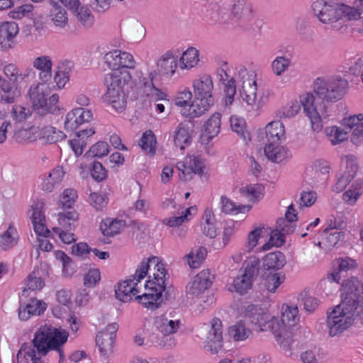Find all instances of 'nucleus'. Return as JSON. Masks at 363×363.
<instances>
[{
    "label": "nucleus",
    "instance_id": "nucleus-6",
    "mask_svg": "<svg viewBox=\"0 0 363 363\" xmlns=\"http://www.w3.org/2000/svg\"><path fill=\"white\" fill-rule=\"evenodd\" d=\"M314 16L323 24H330L335 30L342 27V21L358 19L359 15L354 8L345 4H330L323 0L314 1L312 4Z\"/></svg>",
    "mask_w": 363,
    "mask_h": 363
},
{
    "label": "nucleus",
    "instance_id": "nucleus-39",
    "mask_svg": "<svg viewBox=\"0 0 363 363\" xmlns=\"http://www.w3.org/2000/svg\"><path fill=\"white\" fill-rule=\"evenodd\" d=\"M199 62V51L193 47L189 48L183 52L180 58L181 68L190 69L197 65Z\"/></svg>",
    "mask_w": 363,
    "mask_h": 363
},
{
    "label": "nucleus",
    "instance_id": "nucleus-64",
    "mask_svg": "<svg viewBox=\"0 0 363 363\" xmlns=\"http://www.w3.org/2000/svg\"><path fill=\"white\" fill-rule=\"evenodd\" d=\"M33 66L37 69L42 70H51L52 62L51 59L48 55H43L35 58L33 62Z\"/></svg>",
    "mask_w": 363,
    "mask_h": 363
},
{
    "label": "nucleus",
    "instance_id": "nucleus-59",
    "mask_svg": "<svg viewBox=\"0 0 363 363\" xmlns=\"http://www.w3.org/2000/svg\"><path fill=\"white\" fill-rule=\"evenodd\" d=\"M101 279V274L98 269H89L84 277V284L86 287H94Z\"/></svg>",
    "mask_w": 363,
    "mask_h": 363
},
{
    "label": "nucleus",
    "instance_id": "nucleus-14",
    "mask_svg": "<svg viewBox=\"0 0 363 363\" xmlns=\"http://www.w3.org/2000/svg\"><path fill=\"white\" fill-rule=\"evenodd\" d=\"M223 344L222 323L220 319L214 318L204 342V349L211 354H217L222 349Z\"/></svg>",
    "mask_w": 363,
    "mask_h": 363
},
{
    "label": "nucleus",
    "instance_id": "nucleus-17",
    "mask_svg": "<svg viewBox=\"0 0 363 363\" xmlns=\"http://www.w3.org/2000/svg\"><path fill=\"white\" fill-rule=\"evenodd\" d=\"M259 138L264 143H281L285 140L284 125L280 121H274L268 123L264 131L259 133Z\"/></svg>",
    "mask_w": 363,
    "mask_h": 363
},
{
    "label": "nucleus",
    "instance_id": "nucleus-41",
    "mask_svg": "<svg viewBox=\"0 0 363 363\" xmlns=\"http://www.w3.org/2000/svg\"><path fill=\"white\" fill-rule=\"evenodd\" d=\"M363 181L361 179L356 180L350 186V188L343 194L344 201L350 205H354L357 199L362 194V188Z\"/></svg>",
    "mask_w": 363,
    "mask_h": 363
},
{
    "label": "nucleus",
    "instance_id": "nucleus-51",
    "mask_svg": "<svg viewBox=\"0 0 363 363\" xmlns=\"http://www.w3.org/2000/svg\"><path fill=\"white\" fill-rule=\"evenodd\" d=\"M155 143L156 140L155 135L150 130L143 133L140 141V146L143 150L154 154Z\"/></svg>",
    "mask_w": 363,
    "mask_h": 363
},
{
    "label": "nucleus",
    "instance_id": "nucleus-28",
    "mask_svg": "<svg viewBox=\"0 0 363 363\" xmlns=\"http://www.w3.org/2000/svg\"><path fill=\"white\" fill-rule=\"evenodd\" d=\"M60 0H49L51 9L49 12V16L56 26L65 27L67 23L68 18L67 11L59 4Z\"/></svg>",
    "mask_w": 363,
    "mask_h": 363
},
{
    "label": "nucleus",
    "instance_id": "nucleus-13",
    "mask_svg": "<svg viewBox=\"0 0 363 363\" xmlns=\"http://www.w3.org/2000/svg\"><path fill=\"white\" fill-rule=\"evenodd\" d=\"M203 167L202 159L196 156H188L184 161L178 162L176 165L179 172V179L183 181L191 179L194 174H201Z\"/></svg>",
    "mask_w": 363,
    "mask_h": 363
},
{
    "label": "nucleus",
    "instance_id": "nucleus-54",
    "mask_svg": "<svg viewBox=\"0 0 363 363\" xmlns=\"http://www.w3.org/2000/svg\"><path fill=\"white\" fill-rule=\"evenodd\" d=\"M31 208L33 211L30 216L32 223H40L42 221H45V216L43 211L44 203L43 201H38L34 202V203L31 206Z\"/></svg>",
    "mask_w": 363,
    "mask_h": 363
},
{
    "label": "nucleus",
    "instance_id": "nucleus-15",
    "mask_svg": "<svg viewBox=\"0 0 363 363\" xmlns=\"http://www.w3.org/2000/svg\"><path fill=\"white\" fill-rule=\"evenodd\" d=\"M194 97L199 101L207 104H213L215 99L213 94V84L209 75H203L193 82Z\"/></svg>",
    "mask_w": 363,
    "mask_h": 363
},
{
    "label": "nucleus",
    "instance_id": "nucleus-19",
    "mask_svg": "<svg viewBox=\"0 0 363 363\" xmlns=\"http://www.w3.org/2000/svg\"><path fill=\"white\" fill-rule=\"evenodd\" d=\"M92 117V113L89 109L74 108L67 113L64 124L65 128L68 131H74L80 125L89 122Z\"/></svg>",
    "mask_w": 363,
    "mask_h": 363
},
{
    "label": "nucleus",
    "instance_id": "nucleus-30",
    "mask_svg": "<svg viewBox=\"0 0 363 363\" xmlns=\"http://www.w3.org/2000/svg\"><path fill=\"white\" fill-rule=\"evenodd\" d=\"M0 94L2 101L7 104H12L16 97L20 95V90L0 75Z\"/></svg>",
    "mask_w": 363,
    "mask_h": 363
},
{
    "label": "nucleus",
    "instance_id": "nucleus-5",
    "mask_svg": "<svg viewBox=\"0 0 363 363\" xmlns=\"http://www.w3.org/2000/svg\"><path fill=\"white\" fill-rule=\"evenodd\" d=\"M131 79L130 72L124 69L105 75L104 84L106 92L101 96L104 103L111 105L118 112L125 110L127 105V88Z\"/></svg>",
    "mask_w": 363,
    "mask_h": 363
},
{
    "label": "nucleus",
    "instance_id": "nucleus-63",
    "mask_svg": "<svg viewBox=\"0 0 363 363\" xmlns=\"http://www.w3.org/2000/svg\"><path fill=\"white\" fill-rule=\"evenodd\" d=\"M28 310L30 312V315H40L42 314L47 308L45 302L37 300L31 299L30 302L26 305Z\"/></svg>",
    "mask_w": 363,
    "mask_h": 363
},
{
    "label": "nucleus",
    "instance_id": "nucleus-11",
    "mask_svg": "<svg viewBox=\"0 0 363 363\" xmlns=\"http://www.w3.org/2000/svg\"><path fill=\"white\" fill-rule=\"evenodd\" d=\"M263 330H270L274 335L280 347L283 350L290 352L291 345L293 342L292 333L286 325L282 324L281 320L271 316L266 328H262Z\"/></svg>",
    "mask_w": 363,
    "mask_h": 363
},
{
    "label": "nucleus",
    "instance_id": "nucleus-40",
    "mask_svg": "<svg viewBox=\"0 0 363 363\" xmlns=\"http://www.w3.org/2000/svg\"><path fill=\"white\" fill-rule=\"evenodd\" d=\"M18 240V235L16 229L13 226H9L0 238V247L4 250H6L15 246Z\"/></svg>",
    "mask_w": 363,
    "mask_h": 363
},
{
    "label": "nucleus",
    "instance_id": "nucleus-42",
    "mask_svg": "<svg viewBox=\"0 0 363 363\" xmlns=\"http://www.w3.org/2000/svg\"><path fill=\"white\" fill-rule=\"evenodd\" d=\"M116 340L98 333L96 337V344L99 347L100 353L104 356L111 354L113 351V344Z\"/></svg>",
    "mask_w": 363,
    "mask_h": 363
},
{
    "label": "nucleus",
    "instance_id": "nucleus-47",
    "mask_svg": "<svg viewBox=\"0 0 363 363\" xmlns=\"http://www.w3.org/2000/svg\"><path fill=\"white\" fill-rule=\"evenodd\" d=\"M4 73L9 79V82H11L16 89H18L20 84V78H23L22 75H20L18 68L14 64L10 63L4 67Z\"/></svg>",
    "mask_w": 363,
    "mask_h": 363
},
{
    "label": "nucleus",
    "instance_id": "nucleus-21",
    "mask_svg": "<svg viewBox=\"0 0 363 363\" xmlns=\"http://www.w3.org/2000/svg\"><path fill=\"white\" fill-rule=\"evenodd\" d=\"M18 33V24L15 22H4L0 24V45L7 50L13 47L14 38Z\"/></svg>",
    "mask_w": 363,
    "mask_h": 363
},
{
    "label": "nucleus",
    "instance_id": "nucleus-16",
    "mask_svg": "<svg viewBox=\"0 0 363 363\" xmlns=\"http://www.w3.org/2000/svg\"><path fill=\"white\" fill-rule=\"evenodd\" d=\"M213 279V275L209 269L202 270L187 284L186 293L191 296H199L211 286Z\"/></svg>",
    "mask_w": 363,
    "mask_h": 363
},
{
    "label": "nucleus",
    "instance_id": "nucleus-3",
    "mask_svg": "<svg viewBox=\"0 0 363 363\" xmlns=\"http://www.w3.org/2000/svg\"><path fill=\"white\" fill-rule=\"evenodd\" d=\"M69 333L50 325L39 328L31 342L23 343L17 354V363H43V357L50 350L59 353L60 360L64 358L62 346L67 342Z\"/></svg>",
    "mask_w": 363,
    "mask_h": 363
},
{
    "label": "nucleus",
    "instance_id": "nucleus-34",
    "mask_svg": "<svg viewBox=\"0 0 363 363\" xmlns=\"http://www.w3.org/2000/svg\"><path fill=\"white\" fill-rule=\"evenodd\" d=\"M145 289L148 290L147 292H141L140 294H136L135 296V299L137 300L140 303L143 304L145 307L147 308H150L151 310H155L160 307V303H158V296L159 294H155V292L150 291V287H146Z\"/></svg>",
    "mask_w": 363,
    "mask_h": 363
},
{
    "label": "nucleus",
    "instance_id": "nucleus-18",
    "mask_svg": "<svg viewBox=\"0 0 363 363\" xmlns=\"http://www.w3.org/2000/svg\"><path fill=\"white\" fill-rule=\"evenodd\" d=\"M232 14L233 18L239 21L240 26L246 28L251 26V22L255 17L252 6L244 0L235 1L232 7Z\"/></svg>",
    "mask_w": 363,
    "mask_h": 363
},
{
    "label": "nucleus",
    "instance_id": "nucleus-46",
    "mask_svg": "<svg viewBox=\"0 0 363 363\" xmlns=\"http://www.w3.org/2000/svg\"><path fill=\"white\" fill-rule=\"evenodd\" d=\"M77 199V193L75 189H65L58 201V206L62 208H71Z\"/></svg>",
    "mask_w": 363,
    "mask_h": 363
},
{
    "label": "nucleus",
    "instance_id": "nucleus-29",
    "mask_svg": "<svg viewBox=\"0 0 363 363\" xmlns=\"http://www.w3.org/2000/svg\"><path fill=\"white\" fill-rule=\"evenodd\" d=\"M213 104H207L205 101H199V99L194 98L188 107L183 108L181 110L182 114L187 118H199L203 115L208 108Z\"/></svg>",
    "mask_w": 363,
    "mask_h": 363
},
{
    "label": "nucleus",
    "instance_id": "nucleus-44",
    "mask_svg": "<svg viewBox=\"0 0 363 363\" xmlns=\"http://www.w3.org/2000/svg\"><path fill=\"white\" fill-rule=\"evenodd\" d=\"M230 127L233 131L237 133L240 138L245 143L250 140V134L245 129V120L241 118L232 116L230 119Z\"/></svg>",
    "mask_w": 363,
    "mask_h": 363
},
{
    "label": "nucleus",
    "instance_id": "nucleus-31",
    "mask_svg": "<svg viewBox=\"0 0 363 363\" xmlns=\"http://www.w3.org/2000/svg\"><path fill=\"white\" fill-rule=\"evenodd\" d=\"M65 172L62 166H57L53 169L45 178L43 183V189L51 192L55 186H58L62 181Z\"/></svg>",
    "mask_w": 363,
    "mask_h": 363
},
{
    "label": "nucleus",
    "instance_id": "nucleus-55",
    "mask_svg": "<svg viewBox=\"0 0 363 363\" xmlns=\"http://www.w3.org/2000/svg\"><path fill=\"white\" fill-rule=\"evenodd\" d=\"M343 162L346 164V170L343 174L352 180L358 171L356 160L352 155H347L343 160Z\"/></svg>",
    "mask_w": 363,
    "mask_h": 363
},
{
    "label": "nucleus",
    "instance_id": "nucleus-49",
    "mask_svg": "<svg viewBox=\"0 0 363 363\" xmlns=\"http://www.w3.org/2000/svg\"><path fill=\"white\" fill-rule=\"evenodd\" d=\"M108 145L106 142L99 141L92 145L89 150L85 154L87 157H102L108 154Z\"/></svg>",
    "mask_w": 363,
    "mask_h": 363
},
{
    "label": "nucleus",
    "instance_id": "nucleus-26",
    "mask_svg": "<svg viewBox=\"0 0 363 363\" xmlns=\"http://www.w3.org/2000/svg\"><path fill=\"white\" fill-rule=\"evenodd\" d=\"M337 269L328 274L327 279L330 282H339L342 274L347 271L354 269L357 266L356 261L349 257L337 259Z\"/></svg>",
    "mask_w": 363,
    "mask_h": 363
},
{
    "label": "nucleus",
    "instance_id": "nucleus-7",
    "mask_svg": "<svg viewBox=\"0 0 363 363\" xmlns=\"http://www.w3.org/2000/svg\"><path fill=\"white\" fill-rule=\"evenodd\" d=\"M177 67V60L172 54L167 52L157 62V69L151 72L147 78H143V93L155 100L164 99L166 94L159 88L156 81L160 79L162 75L172 76Z\"/></svg>",
    "mask_w": 363,
    "mask_h": 363
},
{
    "label": "nucleus",
    "instance_id": "nucleus-33",
    "mask_svg": "<svg viewBox=\"0 0 363 363\" xmlns=\"http://www.w3.org/2000/svg\"><path fill=\"white\" fill-rule=\"evenodd\" d=\"M79 215L76 211H64L58 213L59 227L65 230H72L76 227Z\"/></svg>",
    "mask_w": 363,
    "mask_h": 363
},
{
    "label": "nucleus",
    "instance_id": "nucleus-2",
    "mask_svg": "<svg viewBox=\"0 0 363 363\" xmlns=\"http://www.w3.org/2000/svg\"><path fill=\"white\" fill-rule=\"evenodd\" d=\"M342 301L328 313L327 325L331 337L337 336L350 328L359 314L363 303V283L352 277L342 285Z\"/></svg>",
    "mask_w": 363,
    "mask_h": 363
},
{
    "label": "nucleus",
    "instance_id": "nucleus-58",
    "mask_svg": "<svg viewBox=\"0 0 363 363\" xmlns=\"http://www.w3.org/2000/svg\"><path fill=\"white\" fill-rule=\"evenodd\" d=\"M88 201L95 209L99 211L106 206L107 198L98 193H91Z\"/></svg>",
    "mask_w": 363,
    "mask_h": 363
},
{
    "label": "nucleus",
    "instance_id": "nucleus-1",
    "mask_svg": "<svg viewBox=\"0 0 363 363\" xmlns=\"http://www.w3.org/2000/svg\"><path fill=\"white\" fill-rule=\"evenodd\" d=\"M348 82L340 77L328 80L317 78L314 82L313 93H307L301 99L303 111L311 121L312 129L319 132L323 128V119L329 116L328 105L325 101H337L347 93Z\"/></svg>",
    "mask_w": 363,
    "mask_h": 363
},
{
    "label": "nucleus",
    "instance_id": "nucleus-38",
    "mask_svg": "<svg viewBox=\"0 0 363 363\" xmlns=\"http://www.w3.org/2000/svg\"><path fill=\"white\" fill-rule=\"evenodd\" d=\"M147 342L155 346H160L166 349L172 348L176 345L174 338L170 336H164L157 330L149 335Z\"/></svg>",
    "mask_w": 363,
    "mask_h": 363
},
{
    "label": "nucleus",
    "instance_id": "nucleus-50",
    "mask_svg": "<svg viewBox=\"0 0 363 363\" xmlns=\"http://www.w3.org/2000/svg\"><path fill=\"white\" fill-rule=\"evenodd\" d=\"M285 242V235L281 232L277 231V228L271 232L269 240L266 242L262 249L264 251L269 250L273 246L280 247Z\"/></svg>",
    "mask_w": 363,
    "mask_h": 363
},
{
    "label": "nucleus",
    "instance_id": "nucleus-52",
    "mask_svg": "<svg viewBox=\"0 0 363 363\" xmlns=\"http://www.w3.org/2000/svg\"><path fill=\"white\" fill-rule=\"evenodd\" d=\"M222 202V211L225 213H230L234 211L238 212H245V211H248L251 208L250 206H237L233 202L230 201L227 197L222 196L221 197Z\"/></svg>",
    "mask_w": 363,
    "mask_h": 363
},
{
    "label": "nucleus",
    "instance_id": "nucleus-43",
    "mask_svg": "<svg viewBox=\"0 0 363 363\" xmlns=\"http://www.w3.org/2000/svg\"><path fill=\"white\" fill-rule=\"evenodd\" d=\"M207 255V250L204 247H199L192 250L186 256L188 264L191 268H198Z\"/></svg>",
    "mask_w": 363,
    "mask_h": 363
},
{
    "label": "nucleus",
    "instance_id": "nucleus-27",
    "mask_svg": "<svg viewBox=\"0 0 363 363\" xmlns=\"http://www.w3.org/2000/svg\"><path fill=\"white\" fill-rule=\"evenodd\" d=\"M285 264V255L279 251L269 253L263 259V267L267 272H277Z\"/></svg>",
    "mask_w": 363,
    "mask_h": 363
},
{
    "label": "nucleus",
    "instance_id": "nucleus-9",
    "mask_svg": "<svg viewBox=\"0 0 363 363\" xmlns=\"http://www.w3.org/2000/svg\"><path fill=\"white\" fill-rule=\"evenodd\" d=\"M43 86V85H37L30 89L29 94L33 107L41 116H45L48 113H55L60 110L57 105L59 101V96L54 94L48 98V94H45Z\"/></svg>",
    "mask_w": 363,
    "mask_h": 363
},
{
    "label": "nucleus",
    "instance_id": "nucleus-22",
    "mask_svg": "<svg viewBox=\"0 0 363 363\" xmlns=\"http://www.w3.org/2000/svg\"><path fill=\"white\" fill-rule=\"evenodd\" d=\"M244 317L252 324L259 328L260 330H262V328H266L271 315L264 312L262 308H257L254 305H250L245 309Z\"/></svg>",
    "mask_w": 363,
    "mask_h": 363
},
{
    "label": "nucleus",
    "instance_id": "nucleus-8",
    "mask_svg": "<svg viewBox=\"0 0 363 363\" xmlns=\"http://www.w3.org/2000/svg\"><path fill=\"white\" fill-rule=\"evenodd\" d=\"M244 264L245 265L244 272L236 277L228 286L230 291L236 292L240 295L247 294L252 289L253 281L259 272V260L256 257H252Z\"/></svg>",
    "mask_w": 363,
    "mask_h": 363
},
{
    "label": "nucleus",
    "instance_id": "nucleus-61",
    "mask_svg": "<svg viewBox=\"0 0 363 363\" xmlns=\"http://www.w3.org/2000/svg\"><path fill=\"white\" fill-rule=\"evenodd\" d=\"M299 298L303 302L304 309L308 312L314 311L318 306V301L315 297L308 296L306 292L301 293Z\"/></svg>",
    "mask_w": 363,
    "mask_h": 363
},
{
    "label": "nucleus",
    "instance_id": "nucleus-23",
    "mask_svg": "<svg viewBox=\"0 0 363 363\" xmlns=\"http://www.w3.org/2000/svg\"><path fill=\"white\" fill-rule=\"evenodd\" d=\"M173 318L171 312L158 317L156 320L157 330L164 336L175 333L179 328L180 321Z\"/></svg>",
    "mask_w": 363,
    "mask_h": 363
},
{
    "label": "nucleus",
    "instance_id": "nucleus-48",
    "mask_svg": "<svg viewBox=\"0 0 363 363\" xmlns=\"http://www.w3.org/2000/svg\"><path fill=\"white\" fill-rule=\"evenodd\" d=\"M289 58L279 56L277 57L272 63L273 73L277 76H281L291 65Z\"/></svg>",
    "mask_w": 363,
    "mask_h": 363
},
{
    "label": "nucleus",
    "instance_id": "nucleus-53",
    "mask_svg": "<svg viewBox=\"0 0 363 363\" xmlns=\"http://www.w3.org/2000/svg\"><path fill=\"white\" fill-rule=\"evenodd\" d=\"M350 131L346 128L342 129L337 126H333L330 128L328 134L333 138L331 139V143L333 145H336L345 141L347 138V134Z\"/></svg>",
    "mask_w": 363,
    "mask_h": 363
},
{
    "label": "nucleus",
    "instance_id": "nucleus-4",
    "mask_svg": "<svg viewBox=\"0 0 363 363\" xmlns=\"http://www.w3.org/2000/svg\"><path fill=\"white\" fill-rule=\"evenodd\" d=\"M153 267L152 279L151 276H148V281H147L145 286L150 287V290L159 294L158 300L162 296L166 300L172 298L173 289L172 286H167V280L169 279V275L164 266V264L159 261L157 257H151L147 260L141 262L138 269H136L135 273V279L136 281H140L147 274L149 270Z\"/></svg>",
    "mask_w": 363,
    "mask_h": 363
},
{
    "label": "nucleus",
    "instance_id": "nucleus-37",
    "mask_svg": "<svg viewBox=\"0 0 363 363\" xmlns=\"http://www.w3.org/2000/svg\"><path fill=\"white\" fill-rule=\"evenodd\" d=\"M228 333L230 336L237 342L245 340L252 334V331L245 326L242 320L230 326Z\"/></svg>",
    "mask_w": 363,
    "mask_h": 363
},
{
    "label": "nucleus",
    "instance_id": "nucleus-20",
    "mask_svg": "<svg viewBox=\"0 0 363 363\" xmlns=\"http://www.w3.org/2000/svg\"><path fill=\"white\" fill-rule=\"evenodd\" d=\"M193 123L190 121L181 122L176 128L174 142L176 146L184 150L185 146L189 145L192 140Z\"/></svg>",
    "mask_w": 363,
    "mask_h": 363
},
{
    "label": "nucleus",
    "instance_id": "nucleus-10",
    "mask_svg": "<svg viewBox=\"0 0 363 363\" xmlns=\"http://www.w3.org/2000/svg\"><path fill=\"white\" fill-rule=\"evenodd\" d=\"M238 76L242 86L240 97L248 106L253 108L257 103V86L255 81L256 75L243 67L238 71Z\"/></svg>",
    "mask_w": 363,
    "mask_h": 363
},
{
    "label": "nucleus",
    "instance_id": "nucleus-45",
    "mask_svg": "<svg viewBox=\"0 0 363 363\" xmlns=\"http://www.w3.org/2000/svg\"><path fill=\"white\" fill-rule=\"evenodd\" d=\"M78 22L83 27L88 28L92 26L94 23V16L91 15V11L84 6H80L74 12Z\"/></svg>",
    "mask_w": 363,
    "mask_h": 363
},
{
    "label": "nucleus",
    "instance_id": "nucleus-62",
    "mask_svg": "<svg viewBox=\"0 0 363 363\" xmlns=\"http://www.w3.org/2000/svg\"><path fill=\"white\" fill-rule=\"evenodd\" d=\"M91 174L96 181L101 182L106 179L107 171L99 162H94L91 168Z\"/></svg>",
    "mask_w": 363,
    "mask_h": 363
},
{
    "label": "nucleus",
    "instance_id": "nucleus-35",
    "mask_svg": "<svg viewBox=\"0 0 363 363\" xmlns=\"http://www.w3.org/2000/svg\"><path fill=\"white\" fill-rule=\"evenodd\" d=\"M281 311V322L291 330V328L294 327L299 320L298 307L286 304L283 305Z\"/></svg>",
    "mask_w": 363,
    "mask_h": 363
},
{
    "label": "nucleus",
    "instance_id": "nucleus-36",
    "mask_svg": "<svg viewBox=\"0 0 363 363\" xmlns=\"http://www.w3.org/2000/svg\"><path fill=\"white\" fill-rule=\"evenodd\" d=\"M265 286L268 291L274 293L279 285L285 280V274L280 272H266Z\"/></svg>",
    "mask_w": 363,
    "mask_h": 363
},
{
    "label": "nucleus",
    "instance_id": "nucleus-57",
    "mask_svg": "<svg viewBox=\"0 0 363 363\" xmlns=\"http://www.w3.org/2000/svg\"><path fill=\"white\" fill-rule=\"evenodd\" d=\"M293 222V220H286L283 218H278L276 223L277 231L281 232L284 235L293 233L295 230Z\"/></svg>",
    "mask_w": 363,
    "mask_h": 363
},
{
    "label": "nucleus",
    "instance_id": "nucleus-60",
    "mask_svg": "<svg viewBox=\"0 0 363 363\" xmlns=\"http://www.w3.org/2000/svg\"><path fill=\"white\" fill-rule=\"evenodd\" d=\"M44 286V281L43 279L40 277H32L31 275H29L28 277L27 283H26V287L27 289H24L22 295L23 296H28V294H26L28 291V289L31 291L35 290H40Z\"/></svg>",
    "mask_w": 363,
    "mask_h": 363
},
{
    "label": "nucleus",
    "instance_id": "nucleus-56",
    "mask_svg": "<svg viewBox=\"0 0 363 363\" xmlns=\"http://www.w3.org/2000/svg\"><path fill=\"white\" fill-rule=\"evenodd\" d=\"M264 190V188L262 184H256L241 188L240 191L243 196H252L255 199H258L263 195Z\"/></svg>",
    "mask_w": 363,
    "mask_h": 363
},
{
    "label": "nucleus",
    "instance_id": "nucleus-32",
    "mask_svg": "<svg viewBox=\"0 0 363 363\" xmlns=\"http://www.w3.org/2000/svg\"><path fill=\"white\" fill-rule=\"evenodd\" d=\"M264 155L273 162H281L286 157V151L280 143H264Z\"/></svg>",
    "mask_w": 363,
    "mask_h": 363
},
{
    "label": "nucleus",
    "instance_id": "nucleus-12",
    "mask_svg": "<svg viewBox=\"0 0 363 363\" xmlns=\"http://www.w3.org/2000/svg\"><path fill=\"white\" fill-rule=\"evenodd\" d=\"M104 60L108 67L113 72L127 70L128 68L131 69L135 67L133 55L118 50H114L105 54Z\"/></svg>",
    "mask_w": 363,
    "mask_h": 363
},
{
    "label": "nucleus",
    "instance_id": "nucleus-24",
    "mask_svg": "<svg viewBox=\"0 0 363 363\" xmlns=\"http://www.w3.org/2000/svg\"><path fill=\"white\" fill-rule=\"evenodd\" d=\"M133 280H136L135 277L133 279L125 280L118 284V286L115 290L117 299L126 303L132 300L133 296L140 293V290L137 286L138 281L134 284V286H132Z\"/></svg>",
    "mask_w": 363,
    "mask_h": 363
},
{
    "label": "nucleus",
    "instance_id": "nucleus-25",
    "mask_svg": "<svg viewBox=\"0 0 363 363\" xmlns=\"http://www.w3.org/2000/svg\"><path fill=\"white\" fill-rule=\"evenodd\" d=\"M221 114L214 113L205 123L204 131L201 135L203 143H208L212 138L216 137L220 129Z\"/></svg>",
    "mask_w": 363,
    "mask_h": 363
}]
</instances>
